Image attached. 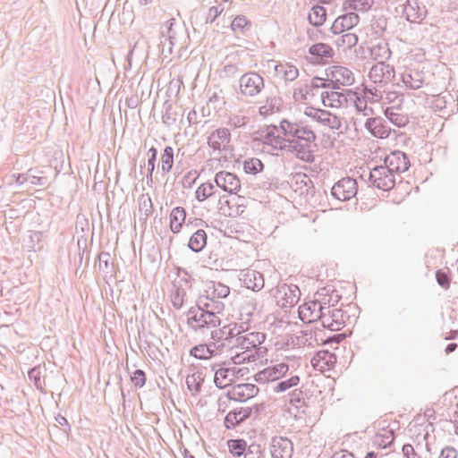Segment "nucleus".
I'll use <instances>...</instances> for the list:
<instances>
[{"label": "nucleus", "instance_id": "1a4fd4ad", "mask_svg": "<svg viewBox=\"0 0 458 458\" xmlns=\"http://www.w3.org/2000/svg\"><path fill=\"white\" fill-rule=\"evenodd\" d=\"M327 309H329V307L321 306L314 299L299 307V318L301 321L308 324L318 320L322 322V316H324Z\"/></svg>", "mask_w": 458, "mask_h": 458}, {"label": "nucleus", "instance_id": "bb28decb", "mask_svg": "<svg viewBox=\"0 0 458 458\" xmlns=\"http://www.w3.org/2000/svg\"><path fill=\"white\" fill-rule=\"evenodd\" d=\"M252 412L250 407H242L238 410L229 411L225 418V427L228 429L235 428L238 424L248 419Z\"/></svg>", "mask_w": 458, "mask_h": 458}, {"label": "nucleus", "instance_id": "9b49d317", "mask_svg": "<svg viewBox=\"0 0 458 458\" xmlns=\"http://www.w3.org/2000/svg\"><path fill=\"white\" fill-rule=\"evenodd\" d=\"M305 114L311 117L321 125L327 126L332 130H339L341 128L342 123L340 118L329 111L314 107H307Z\"/></svg>", "mask_w": 458, "mask_h": 458}, {"label": "nucleus", "instance_id": "4be33fe9", "mask_svg": "<svg viewBox=\"0 0 458 458\" xmlns=\"http://www.w3.org/2000/svg\"><path fill=\"white\" fill-rule=\"evenodd\" d=\"M311 365L319 371L331 370L336 363V355L327 350L318 351L311 359Z\"/></svg>", "mask_w": 458, "mask_h": 458}, {"label": "nucleus", "instance_id": "b1692460", "mask_svg": "<svg viewBox=\"0 0 458 458\" xmlns=\"http://www.w3.org/2000/svg\"><path fill=\"white\" fill-rule=\"evenodd\" d=\"M309 53L311 55V62L318 64H326L333 57L335 52L333 48L325 43H317L312 45Z\"/></svg>", "mask_w": 458, "mask_h": 458}, {"label": "nucleus", "instance_id": "39448f33", "mask_svg": "<svg viewBox=\"0 0 458 458\" xmlns=\"http://www.w3.org/2000/svg\"><path fill=\"white\" fill-rule=\"evenodd\" d=\"M369 181L374 187L386 191L394 187L396 175L385 165H378L370 170Z\"/></svg>", "mask_w": 458, "mask_h": 458}, {"label": "nucleus", "instance_id": "6e6d98bb", "mask_svg": "<svg viewBox=\"0 0 458 458\" xmlns=\"http://www.w3.org/2000/svg\"><path fill=\"white\" fill-rule=\"evenodd\" d=\"M354 106L358 114H361L362 116H366L368 118L374 114V109L368 106L365 98L356 97L354 100Z\"/></svg>", "mask_w": 458, "mask_h": 458}, {"label": "nucleus", "instance_id": "a19ab883", "mask_svg": "<svg viewBox=\"0 0 458 458\" xmlns=\"http://www.w3.org/2000/svg\"><path fill=\"white\" fill-rule=\"evenodd\" d=\"M207 245V233L204 230H197L190 238L188 247L194 252L201 251Z\"/></svg>", "mask_w": 458, "mask_h": 458}, {"label": "nucleus", "instance_id": "6e6552de", "mask_svg": "<svg viewBox=\"0 0 458 458\" xmlns=\"http://www.w3.org/2000/svg\"><path fill=\"white\" fill-rule=\"evenodd\" d=\"M331 88L339 89L344 86H350L354 82V76L351 70L344 66H332L327 70Z\"/></svg>", "mask_w": 458, "mask_h": 458}, {"label": "nucleus", "instance_id": "49530a36", "mask_svg": "<svg viewBox=\"0 0 458 458\" xmlns=\"http://www.w3.org/2000/svg\"><path fill=\"white\" fill-rule=\"evenodd\" d=\"M385 115L391 123L399 128L405 126L409 122L407 115L395 112L394 107H387L385 110Z\"/></svg>", "mask_w": 458, "mask_h": 458}, {"label": "nucleus", "instance_id": "5701e85b", "mask_svg": "<svg viewBox=\"0 0 458 458\" xmlns=\"http://www.w3.org/2000/svg\"><path fill=\"white\" fill-rule=\"evenodd\" d=\"M364 126L371 135L379 139L389 137L391 132L387 122L379 116L367 118Z\"/></svg>", "mask_w": 458, "mask_h": 458}, {"label": "nucleus", "instance_id": "2eb2a0df", "mask_svg": "<svg viewBox=\"0 0 458 458\" xmlns=\"http://www.w3.org/2000/svg\"><path fill=\"white\" fill-rule=\"evenodd\" d=\"M269 449L272 458H292L293 454L292 441L284 437H273Z\"/></svg>", "mask_w": 458, "mask_h": 458}, {"label": "nucleus", "instance_id": "473e14b6", "mask_svg": "<svg viewBox=\"0 0 458 458\" xmlns=\"http://www.w3.org/2000/svg\"><path fill=\"white\" fill-rule=\"evenodd\" d=\"M153 213V203L150 196L146 194H141L138 198V216L139 220L142 223H146L148 218Z\"/></svg>", "mask_w": 458, "mask_h": 458}, {"label": "nucleus", "instance_id": "a18cd8bd", "mask_svg": "<svg viewBox=\"0 0 458 458\" xmlns=\"http://www.w3.org/2000/svg\"><path fill=\"white\" fill-rule=\"evenodd\" d=\"M204 382V376L201 371L194 372L188 375L186 377V385L188 389L194 394H199L201 391V386Z\"/></svg>", "mask_w": 458, "mask_h": 458}, {"label": "nucleus", "instance_id": "338daca9", "mask_svg": "<svg viewBox=\"0 0 458 458\" xmlns=\"http://www.w3.org/2000/svg\"><path fill=\"white\" fill-rule=\"evenodd\" d=\"M309 87L312 89V92H314V90L318 89L331 88V83L328 77L324 79L316 76L311 80V83L309 85Z\"/></svg>", "mask_w": 458, "mask_h": 458}, {"label": "nucleus", "instance_id": "ea45409f", "mask_svg": "<svg viewBox=\"0 0 458 458\" xmlns=\"http://www.w3.org/2000/svg\"><path fill=\"white\" fill-rule=\"evenodd\" d=\"M98 270L105 276H113L115 275V268L114 262L111 261V255L109 252L101 251L98 254Z\"/></svg>", "mask_w": 458, "mask_h": 458}, {"label": "nucleus", "instance_id": "cd10ccee", "mask_svg": "<svg viewBox=\"0 0 458 458\" xmlns=\"http://www.w3.org/2000/svg\"><path fill=\"white\" fill-rule=\"evenodd\" d=\"M241 280L248 289L258 292L264 287L263 275L254 269H248L242 275Z\"/></svg>", "mask_w": 458, "mask_h": 458}, {"label": "nucleus", "instance_id": "9d476101", "mask_svg": "<svg viewBox=\"0 0 458 458\" xmlns=\"http://www.w3.org/2000/svg\"><path fill=\"white\" fill-rule=\"evenodd\" d=\"M208 145L214 151H228L232 149L231 131L228 128H218L208 137Z\"/></svg>", "mask_w": 458, "mask_h": 458}, {"label": "nucleus", "instance_id": "e433bc0d", "mask_svg": "<svg viewBox=\"0 0 458 458\" xmlns=\"http://www.w3.org/2000/svg\"><path fill=\"white\" fill-rule=\"evenodd\" d=\"M182 31V27L180 24H177L174 18L169 19L165 22V28H162L161 30L163 37H165V40H171L176 44L178 41V34Z\"/></svg>", "mask_w": 458, "mask_h": 458}, {"label": "nucleus", "instance_id": "603ef678", "mask_svg": "<svg viewBox=\"0 0 458 458\" xmlns=\"http://www.w3.org/2000/svg\"><path fill=\"white\" fill-rule=\"evenodd\" d=\"M174 165V149L170 146H166L161 157V169L164 174L169 173Z\"/></svg>", "mask_w": 458, "mask_h": 458}, {"label": "nucleus", "instance_id": "052dcab7", "mask_svg": "<svg viewBox=\"0 0 458 458\" xmlns=\"http://www.w3.org/2000/svg\"><path fill=\"white\" fill-rule=\"evenodd\" d=\"M185 294V290L181 287H176L175 290L172 292L171 302L174 309L180 310L182 307Z\"/></svg>", "mask_w": 458, "mask_h": 458}, {"label": "nucleus", "instance_id": "7c9ffc66", "mask_svg": "<svg viewBox=\"0 0 458 458\" xmlns=\"http://www.w3.org/2000/svg\"><path fill=\"white\" fill-rule=\"evenodd\" d=\"M289 341L293 346L296 347H314L318 342L312 330H301L297 335H292Z\"/></svg>", "mask_w": 458, "mask_h": 458}, {"label": "nucleus", "instance_id": "680f3d73", "mask_svg": "<svg viewBox=\"0 0 458 458\" xmlns=\"http://www.w3.org/2000/svg\"><path fill=\"white\" fill-rule=\"evenodd\" d=\"M29 378L34 383L37 389L44 392L45 382L41 380V371L39 368L34 367L29 371Z\"/></svg>", "mask_w": 458, "mask_h": 458}, {"label": "nucleus", "instance_id": "a211bd4d", "mask_svg": "<svg viewBox=\"0 0 458 458\" xmlns=\"http://www.w3.org/2000/svg\"><path fill=\"white\" fill-rule=\"evenodd\" d=\"M215 182L217 187L230 194L236 193L241 189L240 179L234 174L226 171L218 172L215 176Z\"/></svg>", "mask_w": 458, "mask_h": 458}, {"label": "nucleus", "instance_id": "09e8293b", "mask_svg": "<svg viewBox=\"0 0 458 458\" xmlns=\"http://www.w3.org/2000/svg\"><path fill=\"white\" fill-rule=\"evenodd\" d=\"M177 117L178 112L175 110L173 104L169 103L168 101L165 102L164 111L162 114V122L166 126H172L176 123Z\"/></svg>", "mask_w": 458, "mask_h": 458}, {"label": "nucleus", "instance_id": "3c124183", "mask_svg": "<svg viewBox=\"0 0 458 458\" xmlns=\"http://www.w3.org/2000/svg\"><path fill=\"white\" fill-rule=\"evenodd\" d=\"M300 383V377L297 375L292 376L288 379L281 380L272 386L275 393H283L288 389L296 386Z\"/></svg>", "mask_w": 458, "mask_h": 458}, {"label": "nucleus", "instance_id": "864d4df0", "mask_svg": "<svg viewBox=\"0 0 458 458\" xmlns=\"http://www.w3.org/2000/svg\"><path fill=\"white\" fill-rule=\"evenodd\" d=\"M264 164L257 157H251L243 161V170L246 174H256L263 171Z\"/></svg>", "mask_w": 458, "mask_h": 458}, {"label": "nucleus", "instance_id": "58836bf2", "mask_svg": "<svg viewBox=\"0 0 458 458\" xmlns=\"http://www.w3.org/2000/svg\"><path fill=\"white\" fill-rule=\"evenodd\" d=\"M327 19V10L325 7L315 4L310 9L308 14L309 22L314 27H320L324 24Z\"/></svg>", "mask_w": 458, "mask_h": 458}, {"label": "nucleus", "instance_id": "a878e982", "mask_svg": "<svg viewBox=\"0 0 458 458\" xmlns=\"http://www.w3.org/2000/svg\"><path fill=\"white\" fill-rule=\"evenodd\" d=\"M196 307L216 316H219L225 310L224 302L215 300L206 293L198 298Z\"/></svg>", "mask_w": 458, "mask_h": 458}, {"label": "nucleus", "instance_id": "423d86ee", "mask_svg": "<svg viewBox=\"0 0 458 458\" xmlns=\"http://www.w3.org/2000/svg\"><path fill=\"white\" fill-rule=\"evenodd\" d=\"M394 77L395 71L394 66L386 62H377L369 72V80L379 87L391 83Z\"/></svg>", "mask_w": 458, "mask_h": 458}, {"label": "nucleus", "instance_id": "de8ad7c7", "mask_svg": "<svg viewBox=\"0 0 458 458\" xmlns=\"http://www.w3.org/2000/svg\"><path fill=\"white\" fill-rule=\"evenodd\" d=\"M227 445L231 454L238 457L245 455L249 446L247 445V442L242 438L230 439L227 441Z\"/></svg>", "mask_w": 458, "mask_h": 458}, {"label": "nucleus", "instance_id": "69168bd1", "mask_svg": "<svg viewBox=\"0 0 458 458\" xmlns=\"http://www.w3.org/2000/svg\"><path fill=\"white\" fill-rule=\"evenodd\" d=\"M146 379V374L142 369H136L131 377V381L136 388L143 387Z\"/></svg>", "mask_w": 458, "mask_h": 458}, {"label": "nucleus", "instance_id": "ddd939ff", "mask_svg": "<svg viewBox=\"0 0 458 458\" xmlns=\"http://www.w3.org/2000/svg\"><path fill=\"white\" fill-rule=\"evenodd\" d=\"M261 136L266 146L271 147L275 150H288L286 137L283 135L280 125L267 127Z\"/></svg>", "mask_w": 458, "mask_h": 458}, {"label": "nucleus", "instance_id": "dca6fc26", "mask_svg": "<svg viewBox=\"0 0 458 458\" xmlns=\"http://www.w3.org/2000/svg\"><path fill=\"white\" fill-rule=\"evenodd\" d=\"M385 166L395 175L400 177V174L406 172L410 166L409 158L402 151H394L385 157Z\"/></svg>", "mask_w": 458, "mask_h": 458}, {"label": "nucleus", "instance_id": "79ce46f5", "mask_svg": "<svg viewBox=\"0 0 458 458\" xmlns=\"http://www.w3.org/2000/svg\"><path fill=\"white\" fill-rule=\"evenodd\" d=\"M275 71L277 75H282L286 81H293L299 76V70L288 63L276 64Z\"/></svg>", "mask_w": 458, "mask_h": 458}, {"label": "nucleus", "instance_id": "aec40b11", "mask_svg": "<svg viewBox=\"0 0 458 458\" xmlns=\"http://www.w3.org/2000/svg\"><path fill=\"white\" fill-rule=\"evenodd\" d=\"M243 333L242 327L237 324H230L221 329L212 332V338L222 339V345H227L233 349L234 340Z\"/></svg>", "mask_w": 458, "mask_h": 458}, {"label": "nucleus", "instance_id": "c85d7f7f", "mask_svg": "<svg viewBox=\"0 0 458 458\" xmlns=\"http://www.w3.org/2000/svg\"><path fill=\"white\" fill-rule=\"evenodd\" d=\"M402 81L406 88L419 89L424 84V74L417 70L407 69L401 74Z\"/></svg>", "mask_w": 458, "mask_h": 458}, {"label": "nucleus", "instance_id": "5fc2aeb1", "mask_svg": "<svg viewBox=\"0 0 458 458\" xmlns=\"http://www.w3.org/2000/svg\"><path fill=\"white\" fill-rule=\"evenodd\" d=\"M338 47L350 49L358 43V36L354 33H345L335 40Z\"/></svg>", "mask_w": 458, "mask_h": 458}, {"label": "nucleus", "instance_id": "37998d69", "mask_svg": "<svg viewBox=\"0 0 458 458\" xmlns=\"http://www.w3.org/2000/svg\"><path fill=\"white\" fill-rule=\"evenodd\" d=\"M251 29V22L244 15H237L231 22V30L235 35H246Z\"/></svg>", "mask_w": 458, "mask_h": 458}, {"label": "nucleus", "instance_id": "13d9d810", "mask_svg": "<svg viewBox=\"0 0 458 458\" xmlns=\"http://www.w3.org/2000/svg\"><path fill=\"white\" fill-rule=\"evenodd\" d=\"M30 176H29V182L32 185L46 187L49 184L47 176L42 175L43 171L38 173L37 170L30 168Z\"/></svg>", "mask_w": 458, "mask_h": 458}, {"label": "nucleus", "instance_id": "f257e3e1", "mask_svg": "<svg viewBox=\"0 0 458 458\" xmlns=\"http://www.w3.org/2000/svg\"><path fill=\"white\" fill-rule=\"evenodd\" d=\"M280 129L286 137L288 151L303 162L313 163L318 147L315 132L307 125L285 119L281 121Z\"/></svg>", "mask_w": 458, "mask_h": 458}, {"label": "nucleus", "instance_id": "4d7b16f0", "mask_svg": "<svg viewBox=\"0 0 458 458\" xmlns=\"http://www.w3.org/2000/svg\"><path fill=\"white\" fill-rule=\"evenodd\" d=\"M331 293V286L327 285L320 288L314 295V299L320 304L321 306H326L331 308L330 297L329 293Z\"/></svg>", "mask_w": 458, "mask_h": 458}, {"label": "nucleus", "instance_id": "f3484780", "mask_svg": "<svg viewBox=\"0 0 458 458\" xmlns=\"http://www.w3.org/2000/svg\"><path fill=\"white\" fill-rule=\"evenodd\" d=\"M402 7L403 14L410 22L420 23L427 15L426 6L420 4L418 0H406Z\"/></svg>", "mask_w": 458, "mask_h": 458}, {"label": "nucleus", "instance_id": "4468645a", "mask_svg": "<svg viewBox=\"0 0 458 458\" xmlns=\"http://www.w3.org/2000/svg\"><path fill=\"white\" fill-rule=\"evenodd\" d=\"M289 370L288 364L281 362L273 366H269L261 371H259L255 376L254 379L259 384H265L268 382H276V380L283 377Z\"/></svg>", "mask_w": 458, "mask_h": 458}, {"label": "nucleus", "instance_id": "72a5a7b5", "mask_svg": "<svg viewBox=\"0 0 458 458\" xmlns=\"http://www.w3.org/2000/svg\"><path fill=\"white\" fill-rule=\"evenodd\" d=\"M283 106V99L277 95L267 96L265 103L259 106V113L261 115H268L279 112Z\"/></svg>", "mask_w": 458, "mask_h": 458}, {"label": "nucleus", "instance_id": "c756f323", "mask_svg": "<svg viewBox=\"0 0 458 458\" xmlns=\"http://www.w3.org/2000/svg\"><path fill=\"white\" fill-rule=\"evenodd\" d=\"M235 378V368H220L216 370L214 383L216 387L223 389L230 386Z\"/></svg>", "mask_w": 458, "mask_h": 458}, {"label": "nucleus", "instance_id": "0e129e2a", "mask_svg": "<svg viewBox=\"0 0 458 458\" xmlns=\"http://www.w3.org/2000/svg\"><path fill=\"white\" fill-rule=\"evenodd\" d=\"M160 43L158 44L159 50L162 55L165 57L173 53V47L176 43L171 40H165V37H163V33L160 32Z\"/></svg>", "mask_w": 458, "mask_h": 458}, {"label": "nucleus", "instance_id": "c9c22d12", "mask_svg": "<svg viewBox=\"0 0 458 458\" xmlns=\"http://www.w3.org/2000/svg\"><path fill=\"white\" fill-rule=\"evenodd\" d=\"M186 218V211L182 207H176L170 213V229L174 233H178Z\"/></svg>", "mask_w": 458, "mask_h": 458}, {"label": "nucleus", "instance_id": "0eeeda50", "mask_svg": "<svg viewBox=\"0 0 458 458\" xmlns=\"http://www.w3.org/2000/svg\"><path fill=\"white\" fill-rule=\"evenodd\" d=\"M358 185L355 179L344 177L334 184L331 189L332 196L340 201H347L357 194Z\"/></svg>", "mask_w": 458, "mask_h": 458}, {"label": "nucleus", "instance_id": "412c9836", "mask_svg": "<svg viewBox=\"0 0 458 458\" xmlns=\"http://www.w3.org/2000/svg\"><path fill=\"white\" fill-rule=\"evenodd\" d=\"M259 393V387L254 384L244 383L234 386L227 393V397L230 400L238 402H244L250 398L254 397Z\"/></svg>", "mask_w": 458, "mask_h": 458}, {"label": "nucleus", "instance_id": "c03bdc74", "mask_svg": "<svg viewBox=\"0 0 458 458\" xmlns=\"http://www.w3.org/2000/svg\"><path fill=\"white\" fill-rule=\"evenodd\" d=\"M304 395L301 389H294L289 394V403L296 409L298 413H305L307 404Z\"/></svg>", "mask_w": 458, "mask_h": 458}, {"label": "nucleus", "instance_id": "2f4dec72", "mask_svg": "<svg viewBox=\"0 0 458 458\" xmlns=\"http://www.w3.org/2000/svg\"><path fill=\"white\" fill-rule=\"evenodd\" d=\"M320 97L323 105L329 107H341L348 101L346 94L338 91H323Z\"/></svg>", "mask_w": 458, "mask_h": 458}, {"label": "nucleus", "instance_id": "6ab92c4d", "mask_svg": "<svg viewBox=\"0 0 458 458\" xmlns=\"http://www.w3.org/2000/svg\"><path fill=\"white\" fill-rule=\"evenodd\" d=\"M360 21V16L353 12L338 16L333 22L330 31L334 35H339L355 27Z\"/></svg>", "mask_w": 458, "mask_h": 458}, {"label": "nucleus", "instance_id": "4c0bfd02", "mask_svg": "<svg viewBox=\"0 0 458 458\" xmlns=\"http://www.w3.org/2000/svg\"><path fill=\"white\" fill-rule=\"evenodd\" d=\"M391 55V50L386 42L381 41L370 47V56L377 62H385Z\"/></svg>", "mask_w": 458, "mask_h": 458}, {"label": "nucleus", "instance_id": "f8f14e48", "mask_svg": "<svg viewBox=\"0 0 458 458\" xmlns=\"http://www.w3.org/2000/svg\"><path fill=\"white\" fill-rule=\"evenodd\" d=\"M349 318L347 313L342 309H327L322 316L321 325L331 331H339L345 326V321Z\"/></svg>", "mask_w": 458, "mask_h": 458}, {"label": "nucleus", "instance_id": "bf43d9fd", "mask_svg": "<svg viewBox=\"0 0 458 458\" xmlns=\"http://www.w3.org/2000/svg\"><path fill=\"white\" fill-rule=\"evenodd\" d=\"M315 92H312V89L309 87L308 84H303L294 89L293 91V98L296 101H304L309 98V97H313Z\"/></svg>", "mask_w": 458, "mask_h": 458}, {"label": "nucleus", "instance_id": "7ed1b4c3", "mask_svg": "<svg viewBox=\"0 0 458 458\" xmlns=\"http://www.w3.org/2000/svg\"><path fill=\"white\" fill-rule=\"evenodd\" d=\"M239 89L243 97L254 98L265 89L264 78L257 72H247L239 79Z\"/></svg>", "mask_w": 458, "mask_h": 458}, {"label": "nucleus", "instance_id": "f704fd0d", "mask_svg": "<svg viewBox=\"0 0 458 458\" xmlns=\"http://www.w3.org/2000/svg\"><path fill=\"white\" fill-rule=\"evenodd\" d=\"M205 293L215 300L224 299L230 294V288L220 282L210 281L206 285Z\"/></svg>", "mask_w": 458, "mask_h": 458}, {"label": "nucleus", "instance_id": "774afa93", "mask_svg": "<svg viewBox=\"0 0 458 458\" xmlns=\"http://www.w3.org/2000/svg\"><path fill=\"white\" fill-rule=\"evenodd\" d=\"M436 279L437 284L444 288L445 290L449 289L450 287V276L448 274L442 269H438L436 271Z\"/></svg>", "mask_w": 458, "mask_h": 458}, {"label": "nucleus", "instance_id": "8fccbe9b", "mask_svg": "<svg viewBox=\"0 0 458 458\" xmlns=\"http://www.w3.org/2000/svg\"><path fill=\"white\" fill-rule=\"evenodd\" d=\"M196 199L204 201L216 194L215 185L209 182L201 183L196 190Z\"/></svg>", "mask_w": 458, "mask_h": 458}, {"label": "nucleus", "instance_id": "e2e57ef3", "mask_svg": "<svg viewBox=\"0 0 458 458\" xmlns=\"http://www.w3.org/2000/svg\"><path fill=\"white\" fill-rule=\"evenodd\" d=\"M244 458H266V455L259 444L252 443L248 446Z\"/></svg>", "mask_w": 458, "mask_h": 458}, {"label": "nucleus", "instance_id": "20e7f679", "mask_svg": "<svg viewBox=\"0 0 458 458\" xmlns=\"http://www.w3.org/2000/svg\"><path fill=\"white\" fill-rule=\"evenodd\" d=\"M188 325L195 331L204 327H216L220 325V317L208 313L197 307H191L188 311Z\"/></svg>", "mask_w": 458, "mask_h": 458}, {"label": "nucleus", "instance_id": "393cba45", "mask_svg": "<svg viewBox=\"0 0 458 458\" xmlns=\"http://www.w3.org/2000/svg\"><path fill=\"white\" fill-rule=\"evenodd\" d=\"M276 291L279 293L284 294V300L285 302L279 303L282 308L293 307L295 305L301 296V291L296 284H283L277 286Z\"/></svg>", "mask_w": 458, "mask_h": 458}, {"label": "nucleus", "instance_id": "f03ea898", "mask_svg": "<svg viewBox=\"0 0 458 458\" xmlns=\"http://www.w3.org/2000/svg\"><path fill=\"white\" fill-rule=\"evenodd\" d=\"M265 339V334L260 332H251L246 335L241 333L240 336L234 340L233 349L240 348L244 351L233 356V363L240 364L246 360H250L251 358L264 356L267 349L260 347V344L264 343Z\"/></svg>", "mask_w": 458, "mask_h": 458}]
</instances>
